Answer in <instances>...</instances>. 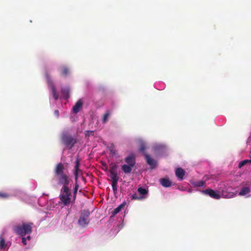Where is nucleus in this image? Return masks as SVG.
<instances>
[{"mask_svg":"<svg viewBox=\"0 0 251 251\" xmlns=\"http://www.w3.org/2000/svg\"><path fill=\"white\" fill-rule=\"evenodd\" d=\"M32 223H23L22 225H18L13 227L14 232L21 237L30 234L32 232Z\"/></svg>","mask_w":251,"mask_h":251,"instance_id":"1","label":"nucleus"},{"mask_svg":"<svg viewBox=\"0 0 251 251\" xmlns=\"http://www.w3.org/2000/svg\"><path fill=\"white\" fill-rule=\"evenodd\" d=\"M71 192L70 188H62L60 190V194L59 196V203L63 206H69L71 201Z\"/></svg>","mask_w":251,"mask_h":251,"instance_id":"2","label":"nucleus"},{"mask_svg":"<svg viewBox=\"0 0 251 251\" xmlns=\"http://www.w3.org/2000/svg\"><path fill=\"white\" fill-rule=\"evenodd\" d=\"M60 138L62 143L69 149H71L77 142L76 138L67 131L61 133Z\"/></svg>","mask_w":251,"mask_h":251,"instance_id":"3","label":"nucleus"},{"mask_svg":"<svg viewBox=\"0 0 251 251\" xmlns=\"http://www.w3.org/2000/svg\"><path fill=\"white\" fill-rule=\"evenodd\" d=\"M90 214V213L88 210H84L81 212L78 221L79 226H84L89 224Z\"/></svg>","mask_w":251,"mask_h":251,"instance_id":"4","label":"nucleus"},{"mask_svg":"<svg viewBox=\"0 0 251 251\" xmlns=\"http://www.w3.org/2000/svg\"><path fill=\"white\" fill-rule=\"evenodd\" d=\"M56 177L58 184L63 186L62 188L66 187L67 188H69V184L72 181V179L68 174H62Z\"/></svg>","mask_w":251,"mask_h":251,"instance_id":"5","label":"nucleus"},{"mask_svg":"<svg viewBox=\"0 0 251 251\" xmlns=\"http://www.w3.org/2000/svg\"><path fill=\"white\" fill-rule=\"evenodd\" d=\"M46 77L48 87L51 91L52 94V96H53L54 99L55 100H58V95L56 91L55 86H54V85L52 80L51 79V78L50 76V75L48 73L46 74Z\"/></svg>","mask_w":251,"mask_h":251,"instance_id":"6","label":"nucleus"},{"mask_svg":"<svg viewBox=\"0 0 251 251\" xmlns=\"http://www.w3.org/2000/svg\"><path fill=\"white\" fill-rule=\"evenodd\" d=\"M144 156L146 160L147 163L150 166L151 169H154L156 167L157 162L152 158L149 154L146 152H144Z\"/></svg>","mask_w":251,"mask_h":251,"instance_id":"7","label":"nucleus"},{"mask_svg":"<svg viewBox=\"0 0 251 251\" xmlns=\"http://www.w3.org/2000/svg\"><path fill=\"white\" fill-rule=\"evenodd\" d=\"M118 166L114 163H111L109 165V172L111 179L119 178L117 175V168Z\"/></svg>","mask_w":251,"mask_h":251,"instance_id":"8","label":"nucleus"},{"mask_svg":"<svg viewBox=\"0 0 251 251\" xmlns=\"http://www.w3.org/2000/svg\"><path fill=\"white\" fill-rule=\"evenodd\" d=\"M202 193L215 199L218 200L221 198L220 195L218 193L211 189L203 190Z\"/></svg>","mask_w":251,"mask_h":251,"instance_id":"9","label":"nucleus"},{"mask_svg":"<svg viewBox=\"0 0 251 251\" xmlns=\"http://www.w3.org/2000/svg\"><path fill=\"white\" fill-rule=\"evenodd\" d=\"M64 166L62 163L57 164L54 169V174L55 176L62 175V174H65L64 172Z\"/></svg>","mask_w":251,"mask_h":251,"instance_id":"10","label":"nucleus"},{"mask_svg":"<svg viewBox=\"0 0 251 251\" xmlns=\"http://www.w3.org/2000/svg\"><path fill=\"white\" fill-rule=\"evenodd\" d=\"M125 161L126 163V165L133 167L135 166L136 163L135 155L133 154H131L130 155L127 156L125 158Z\"/></svg>","mask_w":251,"mask_h":251,"instance_id":"11","label":"nucleus"},{"mask_svg":"<svg viewBox=\"0 0 251 251\" xmlns=\"http://www.w3.org/2000/svg\"><path fill=\"white\" fill-rule=\"evenodd\" d=\"M82 104L83 102L82 100H79L73 107V112L75 114L77 113L80 110L81 108L82 107Z\"/></svg>","mask_w":251,"mask_h":251,"instance_id":"12","label":"nucleus"},{"mask_svg":"<svg viewBox=\"0 0 251 251\" xmlns=\"http://www.w3.org/2000/svg\"><path fill=\"white\" fill-rule=\"evenodd\" d=\"M176 175L178 179L182 180L185 175V171L181 168H177L176 170Z\"/></svg>","mask_w":251,"mask_h":251,"instance_id":"13","label":"nucleus"},{"mask_svg":"<svg viewBox=\"0 0 251 251\" xmlns=\"http://www.w3.org/2000/svg\"><path fill=\"white\" fill-rule=\"evenodd\" d=\"M160 182L161 184L165 187H170L172 183L168 178H161L160 180Z\"/></svg>","mask_w":251,"mask_h":251,"instance_id":"14","label":"nucleus"},{"mask_svg":"<svg viewBox=\"0 0 251 251\" xmlns=\"http://www.w3.org/2000/svg\"><path fill=\"white\" fill-rule=\"evenodd\" d=\"M126 203L123 202L121 203L120 205H119L117 207H116L112 212V216L114 217L117 214L119 213L122 208H123L125 206Z\"/></svg>","mask_w":251,"mask_h":251,"instance_id":"15","label":"nucleus"},{"mask_svg":"<svg viewBox=\"0 0 251 251\" xmlns=\"http://www.w3.org/2000/svg\"><path fill=\"white\" fill-rule=\"evenodd\" d=\"M70 89L68 87H65L61 89V94L64 99H67L69 97Z\"/></svg>","mask_w":251,"mask_h":251,"instance_id":"16","label":"nucleus"},{"mask_svg":"<svg viewBox=\"0 0 251 251\" xmlns=\"http://www.w3.org/2000/svg\"><path fill=\"white\" fill-rule=\"evenodd\" d=\"M119 178L111 179V185L114 193L115 194L117 192V183Z\"/></svg>","mask_w":251,"mask_h":251,"instance_id":"17","label":"nucleus"},{"mask_svg":"<svg viewBox=\"0 0 251 251\" xmlns=\"http://www.w3.org/2000/svg\"><path fill=\"white\" fill-rule=\"evenodd\" d=\"M133 167L131 166H130L129 165L124 164L122 166L121 169L122 171L125 173V174H129L131 173L132 171V168Z\"/></svg>","mask_w":251,"mask_h":251,"instance_id":"18","label":"nucleus"},{"mask_svg":"<svg viewBox=\"0 0 251 251\" xmlns=\"http://www.w3.org/2000/svg\"><path fill=\"white\" fill-rule=\"evenodd\" d=\"M75 181H77L78 179V171L79 170V162L78 160H76L75 162Z\"/></svg>","mask_w":251,"mask_h":251,"instance_id":"19","label":"nucleus"},{"mask_svg":"<svg viewBox=\"0 0 251 251\" xmlns=\"http://www.w3.org/2000/svg\"><path fill=\"white\" fill-rule=\"evenodd\" d=\"M251 189L250 187H244L241 189L240 192L239 193V195L240 196H245L249 193Z\"/></svg>","mask_w":251,"mask_h":251,"instance_id":"20","label":"nucleus"},{"mask_svg":"<svg viewBox=\"0 0 251 251\" xmlns=\"http://www.w3.org/2000/svg\"><path fill=\"white\" fill-rule=\"evenodd\" d=\"M111 115V112L109 110L106 111L105 113L103 115L102 121L103 124H105L108 120L109 116Z\"/></svg>","mask_w":251,"mask_h":251,"instance_id":"21","label":"nucleus"},{"mask_svg":"<svg viewBox=\"0 0 251 251\" xmlns=\"http://www.w3.org/2000/svg\"><path fill=\"white\" fill-rule=\"evenodd\" d=\"M61 75L63 76H67L69 73V69L66 66H63L60 70Z\"/></svg>","mask_w":251,"mask_h":251,"instance_id":"22","label":"nucleus"},{"mask_svg":"<svg viewBox=\"0 0 251 251\" xmlns=\"http://www.w3.org/2000/svg\"><path fill=\"white\" fill-rule=\"evenodd\" d=\"M137 191L140 195L143 196L145 195H147L148 193V190L143 187L138 188L137 189Z\"/></svg>","mask_w":251,"mask_h":251,"instance_id":"23","label":"nucleus"},{"mask_svg":"<svg viewBox=\"0 0 251 251\" xmlns=\"http://www.w3.org/2000/svg\"><path fill=\"white\" fill-rule=\"evenodd\" d=\"M79 187V185L77 181H75V187L73 191V201H74L76 199V196L77 192V190Z\"/></svg>","mask_w":251,"mask_h":251,"instance_id":"24","label":"nucleus"},{"mask_svg":"<svg viewBox=\"0 0 251 251\" xmlns=\"http://www.w3.org/2000/svg\"><path fill=\"white\" fill-rule=\"evenodd\" d=\"M146 148H147V147H146V144L144 143H141L140 144V147L139 148V151L140 152H142L143 153V154L144 155V153L146 152L145 150H146Z\"/></svg>","mask_w":251,"mask_h":251,"instance_id":"25","label":"nucleus"},{"mask_svg":"<svg viewBox=\"0 0 251 251\" xmlns=\"http://www.w3.org/2000/svg\"><path fill=\"white\" fill-rule=\"evenodd\" d=\"M251 163V159L250 160H244L241 162H240L238 165V168H241L243 166L245 165L248 163Z\"/></svg>","mask_w":251,"mask_h":251,"instance_id":"26","label":"nucleus"},{"mask_svg":"<svg viewBox=\"0 0 251 251\" xmlns=\"http://www.w3.org/2000/svg\"><path fill=\"white\" fill-rule=\"evenodd\" d=\"M6 246L5 241L2 237H0V249H3Z\"/></svg>","mask_w":251,"mask_h":251,"instance_id":"27","label":"nucleus"},{"mask_svg":"<svg viewBox=\"0 0 251 251\" xmlns=\"http://www.w3.org/2000/svg\"><path fill=\"white\" fill-rule=\"evenodd\" d=\"M109 151L113 155L116 154V150H115L114 145L113 144H111L110 146L109 147Z\"/></svg>","mask_w":251,"mask_h":251,"instance_id":"28","label":"nucleus"},{"mask_svg":"<svg viewBox=\"0 0 251 251\" xmlns=\"http://www.w3.org/2000/svg\"><path fill=\"white\" fill-rule=\"evenodd\" d=\"M205 184V181L202 180L197 181L195 182L194 185L197 187H201Z\"/></svg>","mask_w":251,"mask_h":251,"instance_id":"29","label":"nucleus"},{"mask_svg":"<svg viewBox=\"0 0 251 251\" xmlns=\"http://www.w3.org/2000/svg\"><path fill=\"white\" fill-rule=\"evenodd\" d=\"M9 197V195L4 192H0V198L1 199H7Z\"/></svg>","mask_w":251,"mask_h":251,"instance_id":"30","label":"nucleus"},{"mask_svg":"<svg viewBox=\"0 0 251 251\" xmlns=\"http://www.w3.org/2000/svg\"><path fill=\"white\" fill-rule=\"evenodd\" d=\"M131 198L132 200H141L143 198V197H138L136 194H132L131 196Z\"/></svg>","mask_w":251,"mask_h":251,"instance_id":"31","label":"nucleus"},{"mask_svg":"<svg viewBox=\"0 0 251 251\" xmlns=\"http://www.w3.org/2000/svg\"><path fill=\"white\" fill-rule=\"evenodd\" d=\"M22 243L24 245H26L27 244L26 243V238L25 237V236L22 237Z\"/></svg>","mask_w":251,"mask_h":251,"instance_id":"32","label":"nucleus"},{"mask_svg":"<svg viewBox=\"0 0 251 251\" xmlns=\"http://www.w3.org/2000/svg\"><path fill=\"white\" fill-rule=\"evenodd\" d=\"M54 114L56 116V117H58L59 116V112L58 110H55L54 112Z\"/></svg>","mask_w":251,"mask_h":251,"instance_id":"33","label":"nucleus"},{"mask_svg":"<svg viewBox=\"0 0 251 251\" xmlns=\"http://www.w3.org/2000/svg\"><path fill=\"white\" fill-rule=\"evenodd\" d=\"M30 236L29 235L27 236V237H26V239H28V240H30Z\"/></svg>","mask_w":251,"mask_h":251,"instance_id":"34","label":"nucleus"}]
</instances>
